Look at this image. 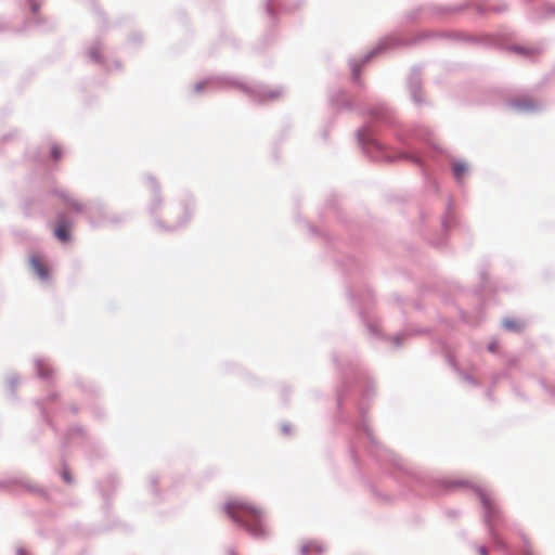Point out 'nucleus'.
<instances>
[{"mask_svg": "<svg viewBox=\"0 0 555 555\" xmlns=\"http://www.w3.org/2000/svg\"><path fill=\"white\" fill-rule=\"evenodd\" d=\"M225 511L235 522L245 527L253 535L264 534L261 512L258 508L246 502L234 500L225 505Z\"/></svg>", "mask_w": 555, "mask_h": 555, "instance_id": "nucleus-1", "label": "nucleus"}, {"mask_svg": "<svg viewBox=\"0 0 555 555\" xmlns=\"http://www.w3.org/2000/svg\"><path fill=\"white\" fill-rule=\"evenodd\" d=\"M29 263L34 272L38 274L40 279H48L49 268L42 257L39 255H33L29 259Z\"/></svg>", "mask_w": 555, "mask_h": 555, "instance_id": "nucleus-2", "label": "nucleus"}, {"mask_svg": "<svg viewBox=\"0 0 555 555\" xmlns=\"http://www.w3.org/2000/svg\"><path fill=\"white\" fill-rule=\"evenodd\" d=\"M54 235L61 241V242H67L70 237V224L67 222V220L64 217H61L57 219L55 229H54Z\"/></svg>", "mask_w": 555, "mask_h": 555, "instance_id": "nucleus-3", "label": "nucleus"}, {"mask_svg": "<svg viewBox=\"0 0 555 555\" xmlns=\"http://www.w3.org/2000/svg\"><path fill=\"white\" fill-rule=\"evenodd\" d=\"M325 550L324 545L318 541H311L302 545V555L321 554Z\"/></svg>", "mask_w": 555, "mask_h": 555, "instance_id": "nucleus-4", "label": "nucleus"}, {"mask_svg": "<svg viewBox=\"0 0 555 555\" xmlns=\"http://www.w3.org/2000/svg\"><path fill=\"white\" fill-rule=\"evenodd\" d=\"M467 171V166L464 163H455L453 165V173L456 179H462Z\"/></svg>", "mask_w": 555, "mask_h": 555, "instance_id": "nucleus-5", "label": "nucleus"}, {"mask_svg": "<svg viewBox=\"0 0 555 555\" xmlns=\"http://www.w3.org/2000/svg\"><path fill=\"white\" fill-rule=\"evenodd\" d=\"M89 54H90V57L95 62H100L102 60V51H101L100 47H94V48L90 49Z\"/></svg>", "mask_w": 555, "mask_h": 555, "instance_id": "nucleus-6", "label": "nucleus"}, {"mask_svg": "<svg viewBox=\"0 0 555 555\" xmlns=\"http://www.w3.org/2000/svg\"><path fill=\"white\" fill-rule=\"evenodd\" d=\"M515 51H517L520 54H525V55H533V54L538 53V49H535V48H520V47H516Z\"/></svg>", "mask_w": 555, "mask_h": 555, "instance_id": "nucleus-7", "label": "nucleus"}, {"mask_svg": "<svg viewBox=\"0 0 555 555\" xmlns=\"http://www.w3.org/2000/svg\"><path fill=\"white\" fill-rule=\"evenodd\" d=\"M51 155L55 160H59L62 156V150L57 145H53L51 149Z\"/></svg>", "mask_w": 555, "mask_h": 555, "instance_id": "nucleus-8", "label": "nucleus"}, {"mask_svg": "<svg viewBox=\"0 0 555 555\" xmlns=\"http://www.w3.org/2000/svg\"><path fill=\"white\" fill-rule=\"evenodd\" d=\"M62 476H63V479H64L66 482H68V483H69V482H72V477H70V475H69V473H68L67 470H64V472L62 473Z\"/></svg>", "mask_w": 555, "mask_h": 555, "instance_id": "nucleus-9", "label": "nucleus"}, {"mask_svg": "<svg viewBox=\"0 0 555 555\" xmlns=\"http://www.w3.org/2000/svg\"><path fill=\"white\" fill-rule=\"evenodd\" d=\"M31 9H33V11H34V12H37V11H38V9H39V8H38V4H37V3H35V2H31Z\"/></svg>", "mask_w": 555, "mask_h": 555, "instance_id": "nucleus-10", "label": "nucleus"}, {"mask_svg": "<svg viewBox=\"0 0 555 555\" xmlns=\"http://www.w3.org/2000/svg\"><path fill=\"white\" fill-rule=\"evenodd\" d=\"M505 325L508 327V328H514L515 327V324L512 323V322H505Z\"/></svg>", "mask_w": 555, "mask_h": 555, "instance_id": "nucleus-11", "label": "nucleus"}, {"mask_svg": "<svg viewBox=\"0 0 555 555\" xmlns=\"http://www.w3.org/2000/svg\"><path fill=\"white\" fill-rule=\"evenodd\" d=\"M480 555H487V552H486V550L483 547L480 548Z\"/></svg>", "mask_w": 555, "mask_h": 555, "instance_id": "nucleus-12", "label": "nucleus"}]
</instances>
